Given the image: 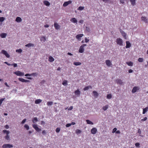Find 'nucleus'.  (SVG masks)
<instances>
[{"label":"nucleus","mask_w":148,"mask_h":148,"mask_svg":"<svg viewBox=\"0 0 148 148\" xmlns=\"http://www.w3.org/2000/svg\"><path fill=\"white\" fill-rule=\"evenodd\" d=\"M116 42L117 44L120 46L122 45H123V40L121 39L120 38H117Z\"/></svg>","instance_id":"1"},{"label":"nucleus","mask_w":148,"mask_h":148,"mask_svg":"<svg viewBox=\"0 0 148 148\" xmlns=\"http://www.w3.org/2000/svg\"><path fill=\"white\" fill-rule=\"evenodd\" d=\"M86 45V44H83L81 46L79 50V52L80 53H83L84 51V47Z\"/></svg>","instance_id":"2"},{"label":"nucleus","mask_w":148,"mask_h":148,"mask_svg":"<svg viewBox=\"0 0 148 148\" xmlns=\"http://www.w3.org/2000/svg\"><path fill=\"white\" fill-rule=\"evenodd\" d=\"M14 73L17 76H23L24 75V73L23 72H22L20 71H17L14 72Z\"/></svg>","instance_id":"3"},{"label":"nucleus","mask_w":148,"mask_h":148,"mask_svg":"<svg viewBox=\"0 0 148 148\" xmlns=\"http://www.w3.org/2000/svg\"><path fill=\"white\" fill-rule=\"evenodd\" d=\"M13 147V146L12 145L10 144H5L3 145L2 147L3 148H11Z\"/></svg>","instance_id":"4"},{"label":"nucleus","mask_w":148,"mask_h":148,"mask_svg":"<svg viewBox=\"0 0 148 148\" xmlns=\"http://www.w3.org/2000/svg\"><path fill=\"white\" fill-rule=\"evenodd\" d=\"M140 89V88L138 86H134L133 87L132 90V92L134 93L136 92Z\"/></svg>","instance_id":"5"},{"label":"nucleus","mask_w":148,"mask_h":148,"mask_svg":"<svg viewBox=\"0 0 148 148\" xmlns=\"http://www.w3.org/2000/svg\"><path fill=\"white\" fill-rule=\"evenodd\" d=\"M32 127L38 132H39L41 130V129L39 128L36 124H34L33 125Z\"/></svg>","instance_id":"6"},{"label":"nucleus","mask_w":148,"mask_h":148,"mask_svg":"<svg viewBox=\"0 0 148 148\" xmlns=\"http://www.w3.org/2000/svg\"><path fill=\"white\" fill-rule=\"evenodd\" d=\"M1 53L5 55L6 57L7 58L10 57V56L7 53V51L4 50H2L1 51Z\"/></svg>","instance_id":"7"},{"label":"nucleus","mask_w":148,"mask_h":148,"mask_svg":"<svg viewBox=\"0 0 148 148\" xmlns=\"http://www.w3.org/2000/svg\"><path fill=\"white\" fill-rule=\"evenodd\" d=\"M18 79L19 81L23 82H30V81L29 80L25 79L23 78H19Z\"/></svg>","instance_id":"8"},{"label":"nucleus","mask_w":148,"mask_h":148,"mask_svg":"<svg viewBox=\"0 0 148 148\" xmlns=\"http://www.w3.org/2000/svg\"><path fill=\"white\" fill-rule=\"evenodd\" d=\"M72 3V1L69 0L65 2L63 4V6L64 7H66L69 4H71Z\"/></svg>","instance_id":"9"},{"label":"nucleus","mask_w":148,"mask_h":148,"mask_svg":"<svg viewBox=\"0 0 148 148\" xmlns=\"http://www.w3.org/2000/svg\"><path fill=\"white\" fill-rule=\"evenodd\" d=\"M97 131V129L95 127L93 128L91 130V132L93 134H95Z\"/></svg>","instance_id":"10"},{"label":"nucleus","mask_w":148,"mask_h":148,"mask_svg":"<svg viewBox=\"0 0 148 148\" xmlns=\"http://www.w3.org/2000/svg\"><path fill=\"white\" fill-rule=\"evenodd\" d=\"M54 27L56 29H58L60 28V26L58 25V24L56 22L54 23Z\"/></svg>","instance_id":"11"},{"label":"nucleus","mask_w":148,"mask_h":148,"mask_svg":"<svg viewBox=\"0 0 148 148\" xmlns=\"http://www.w3.org/2000/svg\"><path fill=\"white\" fill-rule=\"evenodd\" d=\"M116 82L117 84H119L120 85H122L123 84V82L121 79H116Z\"/></svg>","instance_id":"12"},{"label":"nucleus","mask_w":148,"mask_h":148,"mask_svg":"<svg viewBox=\"0 0 148 148\" xmlns=\"http://www.w3.org/2000/svg\"><path fill=\"white\" fill-rule=\"evenodd\" d=\"M142 21H144L145 23H147L148 22V19L145 16H142L141 17Z\"/></svg>","instance_id":"13"},{"label":"nucleus","mask_w":148,"mask_h":148,"mask_svg":"<svg viewBox=\"0 0 148 148\" xmlns=\"http://www.w3.org/2000/svg\"><path fill=\"white\" fill-rule=\"evenodd\" d=\"M120 32L121 33L122 36L125 39H126L127 37L126 33L124 31H122L121 30Z\"/></svg>","instance_id":"14"},{"label":"nucleus","mask_w":148,"mask_h":148,"mask_svg":"<svg viewBox=\"0 0 148 148\" xmlns=\"http://www.w3.org/2000/svg\"><path fill=\"white\" fill-rule=\"evenodd\" d=\"M83 36V34H78L76 36V38L77 39L80 40L81 38Z\"/></svg>","instance_id":"15"},{"label":"nucleus","mask_w":148,"mask_h":148,"mask_svg":"<svg viewBox=\"0 0 148 148\" xmlns=\"http://www.w3.org/2000/svg\"><path fill=\"white\" fill-rule=\"evenodd\" d=\"M126 48H129L131 46V44L130 42L128 41H127L126 42Z\"/></svg>","instance_id":"16"},{"label":"nucleus","mask_w":148,"mask_h":148,"mask_svg":"<svg viewBox=\"0 0 148 148\" xmlns=\"http://www.w3.org/2000/svg\"><path fill=\"white\" fill-rule=\"evenodd\" d=\"M106 65L108 66H110L112 65V63L110 60H107L106 61Z\"/></svg>","instance_id":"17"},{"label":"nucleus","mask_w":148,"mask_h":148,"mask_svg":"<svg viewBox=\"0 0 148 148\" xmlns=\"http://www.w3.org/2000/svg\"><path fill=\"white\" fill-rule=\"evenodd\" d=\"M70 21L74 23H75L77 22V20L75 18H71L70 20Z\"/></svg>","instance_id":"18"},{"label":"nucleus","mask_w":148,"mask_h":148,"mask_svg":"<svg viewBox=\"0 0 148 148\" xmlns=\"http://www.w3.org/2000/svg\"><path fill=\"white\" fill-rule=\"evenodd\" d=\"M74 93L77 96H79L80 94V92L79 89H77V90H75Z\"/></svg>","instance_id":"19"},{"label":"nucleus","mask_w":148,"mask_h":148,"mask_svg":"<svg viewBox=\"0 0 148 148\" xmlns=\"http://www.w3.org/2000/svg\"><path fill=\"white\" fill-rule=\"evenodd\" d=\"M148 110V106L145 108L143 109V114H145L146 112Z\"/></svg>","instance_id":"20"},{"label":"nucleus","mask_w":148,"mask_h":148,"mask_svg":"<svg viewBox=\"0 0 148 148\" xmlns=\"http://www.w3.org/2000/svg\"><path fill=\"white\" fill-rule=\"evenodd\" d=\"M89 88H92V87L91 86H89L85 87L84 88L83 90L84 91H85L86 90H88Z\"/></svg>","instance_id":"21"},{"label":"nucleus","mask_w":148,"mask_h":148,"mask_svg":"<svg viewBox=\"0 0 148 148\" xmlns=\"http://www.w3.org/2000/svg\"><path fill=\"white\" fill-rule=\"evenodd\" d=\"M16 21L17 22H20L22 21V19L20 17H17L16 19Z\"/></svg>","instance_id":"22"},{"label":"nucleus","mask_w":148,"mask_h":148,"mask_svg":"<svg viewBox=\"0 0 148 148\" xmlns=\"http://www.w3.org/2000/svg\"><path fill=\"white\" fill-rule=\"evenodd\" d=\"M0 36L2 38H5L7 36V34L6 33H2L0 34Z\"/></svg>","instance_id":"23"},{"label":"nucleus","mask_w":148,"mask_h":148,"mask_svg":"<svg viewBox=\"0 0 148 148\" xmlns=\"http://www.w3.org/2000/svg\"><path fill=\"white\" fill-rule=\"evenodd\" d=\"M42 101V100L40 99H37L35 101V103L36 104H38L41 103Z\"/></svg>","instance_id":"24"},{"label":"nucleus","mask_w":148,"mask_h":148,"mask_svg":"<svg viewBox=\"0 0 148 148\" xmlns=\"http://www.w3.org/2000/svg\"><path fill=\"white\" fill-rule=\"evenodd\" d=\"M54 60V58L51 56H50L49 58V61L50 62H53Z\"/></svg>","instance_id":"25"},{"label":"nucleus","mask_w":148,"mask_h":148,"mask_svg":"<svg viewBox=\"0 0 148 148\" xmlns=\"http://www.w3.org/2000/svg\"><path fill=\"white\" fill-rule=\"evenodd\" d=\"M44 3L45 5H46V6H49L50 5V3L48 1H44Z\"/></svg>","instance_id":"26"},{"label":"nucleus","mask_w":148,"mask_h":148,"mask_svg":"<svg viewBox=\"0 0 148 148\" xmlns=\"http://www.w3.org/2000/svg\"><path fill=\"white\" fill-rule=\"evenodd\" d=\"M126 63L129 66H132L133 65V63L131 61L127 62Z\"/></svg>","instance_id":"27"},{"label":"nucleus","mask_w":148,"mask_h":148,"mask_svg":"<svg viewBox=\"0 0 148 148\" xmlns=\"http://www.w3.org/2000/svg\"><path fill=\"white\" fill-rule=\"evenodd\" d=\"M108 108V105H106L103 107V109L104 111L106 110Z\"/></svg>","instance_id":"28"},{"label":"nucleus","mask_w":148,"mask_h":148,"mask_svg":"<svg viewBox=\"0 0 148 148\" xmlns=\"http://www.w3.org/2000/svg\"><path fill=\"white\" fill-rule=\"evenodd\" d=\"M34 45L33 44L31 43H29L26 45H25V46L26 47H30L34 46Z\"/></svg>","instance_id":"29"},{"label":"nucleus","mask_w":148,"mask_h":148,"mask_svg":"<svg viewBox=\"0 0 148 148\" xmlns=\"http://www.w3.org/2000/svg\"><path fill=\"white\" fill-rule=\"evenodd\" d=\"M136 0H130V1L132 5L133 6L135 4Z\"/></svg>","instance_id":"30"},{"label":"nucleus","mask_w":148,"mask_h":148,"mask_svg":"<svg viewBox=\"0 0 148 148\" xmlns=\"http://www.w3.org/2000/svg\"><path fill=\"white\" fill-rule=\"evenodd\" d=\"M32 121L33 123H35L38 121V120L36 117H34Z\"/></svg>","instance_id":"31"},{"label":"nucleus","mask_w":148,"mask_h":148,"mask_svg":"<svg viewBox=\"0 0 148 148\" xmlns=\"http://www.w3.org/2000/svg\"><path fill=\"white\" fill-rule=\"evenodd\" d=\"M93 93L94 94V95L95 97H97L98 95V94L97 92L96 91H93Z\"/></svg>","instance_id":"32"},{"label":"nucleus","mask_w":148,"mask_h":148,"mask_svg":"<svg viewBox=\"0 0 148 148\" xmlns=\"http://www.w3.org/2000/svg\"><path fill=\"white\" fill-rule=\"evenodd\" d=\"M86 122L88 124L91 125L93 124V123L89 120H86Z\"/></svg>","instance_id":"33"},{"label":"nucleus","mask_w":148,"mask_h":148,"mask_svg":"<svg viewBox=\"0 0 148 148\" xmlns=\"http://www.w3.org/2000/svg\"><path fill=\"white\" fill-rule=\"evenodd\" d=\"M73 64L75 66L80 65L81 64V63L80 62H74Z\"/></svg>","instance_id":"34"},{"label":"nucleus","mask_w":148,"mask_h":148,"mask_svg":"<svg viewBox=\"0 0 148 148\" xmlns=\"http://www.w3.org/2000/svg\"><path fill=\"white\" fill-rule=\"evenodd\" d=\"M67 81L65 80L62 83V84L64 86H66L67 85Z\"/></svg>","instance_id":"35"},{"label":"nucleus","mask_w":148,"mask_h":148,"mask_svg":"<svg viewBox=\"0 0 148 148\" xmlns=\"http://www.w3.org/2000/svg\"><path fill=\"white\" fill-rule=\"evenodd\" d=\"M84 8V6H79L77 8V10H82Z\"/></svg>","instance_id":"36"},{"label":"nucleus","mask_w":148,"mask_h":148,"mask_svg":"<svg viewBox=\"0 0 148 148\" xmlns=\"http://www.w3.org/2000/svg\"><path fill=\"white\" fill-rule=\"evenodd\" d=\"M3 132L4 134H9V131H7L6 130H3Z\"/></svg>","instance_id":"37"},{"label":"nucleus","mask_w":148,"mask_h":148,"mask_svg":"<svg viewBox=\"0 0 148 148\" xmlns=\"http://www.w3.org/2000/svg\"><path fill=\"white\" fill-rule=\"evenodd\" d=\"M143 58H140L138 59V62H143Z\"/></svg>","instance_id":"38"},{"label":"nucleus","mask_w":148,"mask_h":148,"mask_svg":"<svg viewBox=\"0 0 148 148\" xmlns=\"http://www.w3.org/2000/svg\"><path fill=\"white\" fill-rule=\"evenodd\" d=\"M22 50L21 49H19L16 50V52L18 53H21L22 52Z\"/></svg>","instance_id":"39"},{"label":"nucleus","mask_w":148,"mask_h":148,"mask_svg":"<svg viewBox=\"0 0 148 148\" xmlns=\"http://www.w3.org/2000/svg\"><path fill=\"white\" fill-rule=\"evenodd\" d=\"M53 103V102L52 101H49L47 102V105L48 106H51Z\"/></svg>","instance_id":"40"},{"label":"nucleus","mask_w":148,"mask_h":148,"mask_svg":"<svg viewBox=\"0 0 148 148\" xmlns=\"http://www.w3.org/2000/svg\"><path fill=\"white\" fill-rule=\"evenodd\" d=\"M5 20V18L3 17H0V22H2Z\"/></svg>","instance_id":"41"},{"label":"nucleus","mask_w":148,"mask_h":148,"mask_svg":"<svg viewBox=\"0 0 148 148\" xmlns=\"http://www.w3.org/2000/svg\"><path fill=\"white\" fill-rule=\"evenodd\" d=\"M107 97L108 99H110L112 97V95L111 94H108L107 96Z\"/></svg>","instance_id":"42"},{"label":"nucleus","mask_w":148,"mask_h":148,"mask_svg":"<svg viewBox=\"0 0 148 148\" xmlns=\"http://www.w3.org/2000/svg\"><path fill=\"white\" fill-rule=\"evenodd\" d=\"M25 128H26V130H28L29 129V126L27 124H25L24 126Z\"/></svg>","instance_id":"43"},{"label":"nucleus","mask_w":148,"mask_h":148,"mask_svg":"<svg viewBox=\"0 0 148 148\" xmlns=\"http://www.w3.org/2000/svg\"><path fill=\"white\" fill-rule=\"evenodd\" d=\"M81 132V131L79 129H77L76 131V132L77 134L80 133Z\"/></svg>","instance_id":"44"},{"label":"nucleus","mask_w":148,"mask_h":148,"mask_svg":"<svg viewBox=\"0 0 148 148\" xmlns=\"http://www.w3.org/2000/svg\"><path fill=\"white\" fill-rule=\"evenodd\" d=\"M9 134H6L5 137V138L6 140H8L9 139V136L8 135Z\"/></svg>","instance_id":"45"},{"label":"nucleus","mask_w":148,"mask_h":148,"mask_svg":"<svg viewBox=\"0 0 148 148\" xmlns=\"http://www.w3.org/2000/svg\"><path fill=\"white\" fill-rule=\"evenodd\" d=\"M5 98H2L0 99V106L1 105V104L2 103L3 101L5 100Z\"/></svg>","instance_id":"46"},{"label":"nucleus","mask_w":148,"mask_h":148,"mask_svg":"<svg viewBox=\"0 0 148 148\" xmlns=\"http://www.w3.org/2000/svg\"><path fill=\"white\" fill-rule=\"evenodd\" d=\"M60 128L57 127L56 129V132L57 133H59L60 132Z\"/></svg>","instance_id":"47"},{"label":"nucleus","mask_w":148,"mask_h":148,"mask_svg":"<svg viewBox=\"0 0 148 148\" xmlns=\"http://www.w3.org/2000/svg\"><path fill=\"white\" fill-rule=\"evenodd\" d=\"M116 130H117V128H116L115 127V128H114L112 130V133H114L115 132H116Z\"/></svg>","instance_id":"48"},{"label":"nucleus","mask_w":148,"mask_h":148,"mask_svg":"<svg viewBox=\"0 0 148 148\" xmlns=\"http://www.w3.org/2000/svg\"><path fill=\"white\" fill-rule=\"evenodd\" d=\"M135 145L136 147H139L140 145V144L138 143H137L135 144Z\"/></svg>","instance_id":"49"},{"label":"nucleus","mask_w":148,"mask_h":148,"mask_svg":"<svg viewBox=\"0 0 148 148\" xmlns=\"http://www.w3.org/2000/svg\"><path fill=\"white\" fill-rule=\"evenodd\" d=\"M71 125V123H68L66 125V127H70Z\"/></svg>","instance_id":"50"},{"label":"nucleus","mask_w":148,"mask_h":148,"mask_svg":"<svg viewBox=\"0 0 148 148\" xmlns=\"http://www.w3.org/2000/svg\"><path fill=\"white\" fill-rule=\"evenodd\" d=\"M11 65L13 66L14 67H15L17 66V64L16 63H14L12 64Z\"/></svg>","instance_id":"51"},{"label":"nucleus","mask_w":148,"mask_h":148,"mask_svg":"<svg viewBox=\"0 0 148 148\" xmlns=\"http://www.w3.org/2000/svg\"><path fill=\"white\" fill-rule=\"evenodd\" d=\"M26 119H24L21 122V123L23 124L26 121Z\"/></svg>","instance_id":"52"},{"label":"nucleus","mask_w":148,"mask_h":148,"mask_svg":"<svg viewBox=\"0 0 148 148\" xmlns=\"http://www.w3.org/2000/svg\"><path fill=\"white\" fill-rule=\"evenodd\" d=\"M85 42H87L89 41V40L88 39L86 38H85Z\"/></svg>","instance_id":"53"},{"label":"nucleus","mask_w":148,"mask_h":148,"mask_svg":"<svg viewBox=\"0 0 148 148\" xmlns=\"http://www.w3.org/2000/svg\"><path fill=\"white\" fill-rule=\"evenodd\" d=\"M84 21L83 20H80L79 21V23H81V24H82L84 22Z\"/></svg>","instance_id":"54"},{"label":"nucleus","mask_w":148,"mask_h":148,"mask_svg":"<svg viewBox=\"0 0 148 148\" xmlns=\"http://www.w3.org/2000/svg\"><path fill=\"white\" fill-rule=\"evenodd\" d=\"M25 76H26V77H27V76H31V74L27 73V74H26L25 75Z\"/></svg>","instance_id":"55"},{"label":"nucleus","mask_w":148,"mask_h":148,"mask_svg":"<svg viewBox=\"0 0 148 148\" xmlns=\"http://www.w3.org/2000/svg\"><path fill=\"white\" fill-rule=\"evenodd\" d=\"M120 1V3H121L122 4H123L124 3V1H126V0H119Z\"/></svg>","instance_id":"56"},{"label":"nucleus","mask_w":148,"mask_h":148,"mask_svg":"<svg viewBox=\"0 0 148 148\" xmlns=\"http://www.w3.org/2000/svg\"><path fill=\"white\" fill-rule=\"evenodd\" d=\"M147 118L146 117H145L143 119L141 120L142 121H145L147 120Z\"/></svg>","instance_id":"57"},{"label":"nucleus","mask_w":148,"mask_h":148,"mask_svg":"<svg viewBox=\"0 0 148 148\" xmlns=\"http://www.w3.org/2000/svg\"><path fill=\"white\" fill-rule=\"evenodd\" d=\"M36 74H37L36 73H33L31 74V76H36Z\"/></svg>","instance_id":"58"},{"label":"nucleus","mask_w":148,"mask_h":148,"mask_svg":"<svg viewBox=\"0 0 148 148\" xmlns=\"http://www.w3.org/2000/svg\"><path fill=\"white\" fill-rule=\"evenodd\" d=\"M5 127L6 129H8L9 127V126L8 125H6L5 126Z\"/></svg>","instance_id":"59"},{"label":"nucleus","mask_w":148,"mask_h":148,"mask_svg":"<svg viewBox=\"0 0 148 148\" xmlns=\"http://www.w3.org/2000/svg\"><path fill=\"white\" fill-rule=\"evenodd\" d=\"M73 108V107L72 106H71L70 107V108L68 109V110H72Z\"/></svg>","instance_id":"60"},{"label":"nucleus","mask_w":148,"mask_h":148,"mask_svg":"<svg viewBox=\"0 0 148 148\" xmlns=\"http://www.w3.org/2000/svg\"><path fill=\"white\" fill-rule=\"evenodd\" d=\"M42 133L43 134H46L47 133H46V132L45 130H43L42 131Z\"/></svg>","instance_id":"61"},{"label":"nucleus","mask_w":148,"mask_h":148,"mask_svg":"<svg viewBox=\"0 0 148 148\" xmlns=\"http://www.w3.org/2000/svg\"><path fill=\"white\" fill-rule=\"evenodd\" d=\"M133 72V71L132 69H130L128 71V72L129 73H132Z\"/></svg>","instance_id":"62"},{"label":"nucleus","mask_w":148,"mask_h":148,"mask_svg":"<svg viewBox=\"0 0 148 148\" xmlns=\"http://www.w3.org/2000/svg\"><path fill=\"white\" fill-rule=\"evenodd\" d=\"M5 85L8 87H9V86L7 84V82H5L4 83Z\"/></svg>","instance_id":"63"},{"label":"nucleus","mask_w":148,"mask_h":148,"mask_svg":"<svg viewBox=\"0 0 148 148\" xmlns=\"http://www.w3.org/2000/svg\"><path fill=\"white\" fill-rule=\"evenodd\" d=\"M138 133H139L140 134H141V131L140 129H139L138 130Z\"/></svg>","instance_id":"64"}]
</instances>
